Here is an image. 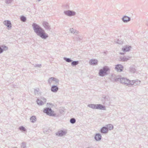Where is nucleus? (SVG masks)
I'll return each mask as SVG.
<instances>
[{
	"label": "nucleus",
	"mask_w": 148,
	"mask_h": 148,
	"mask_svg": "<svg viewBox=\"0 0 148 148\" xmlns=\"http://www.w3.org/2000/svg\"><path fill=\"white\" fill-rule=\"evenodd\" d=\"M116 43L119 44H121L122 43V41L121 40H118Z\"/></svg>",
	"instance_id": "37"
},
{
	"label": "nucleus",
	"mask_w": 148,
	"mask_h": 148,
	"mask_svg": "<svg viewBox=\"0 0 148 148\" xmlns=\"http://www.w3.org/2000/svg\"><path fill=\"white\" fill-rule=\"evenodd\" d=\"M19 129L20 130L23 131L24 132L26 131V129L23 126H21L19 127Z\"/></svg>",
	"instance_id": "29"
},
{
	"label": "nucleus",
	"mask_w": 148,
	"mask_h": 148,
	"mask_svg": "<svg viewBox=\"0 0 148 148\" xmlns=\"http://www.w3.org/2000/svg\"><path fill=\"white\" fill-rule=\"evenodd\" d=\"M96 109L103 110H106L105 106L101 104H96Z\"/></svg>",
	"instance_id": "13"
},
{
	"label": "nucleus",
	"mask_w": 148,
	"mask_h": 148,
	"mask_svg": "<svg viewBox=\"0 0 148 148\" xmlns=\"http://www.w3.org/2000/svg\"><path fill=\"white\" fill-rule=\"evenodd\" d=\"M108 130L106 126L103 127L100 130V132L102 134H106L108 132Z\"/></svg>",
	"instance_id": "16"
},
{
	"label": "nucleus",
	"mask_w": 148,
	"mask_h": 148,
	"mask_svg": "<svg viewBox=\"0 0 148 148\" xmlns=\"http://www.w3.org/2000/svg\"><path fill=\"white\" fill-rule=\"evenodd\" d=\"M39 88L35 89H34V93L35 95L39 94Z\"/></svg>",
	"instance_id": "30"
},
{
	"label": "nucleus",
	"mask_w": 148,
	"mask_h": 148,
	"mask_svg": "<svg viewBox=\"0 0 148 148\" xmlns=\"http://www.w3.org/2000/svg\"><path fill=\"white\" fill-rule=\"evenodd\" d=\"M32 26L34 32L42 38L45 39L48 37V35L39 25L34 23L32 25Z\"/></svg>",
	"instance_id": "1"
},
{
	"label": "nucleus",
	"mask_w": 148,
	"mask_h": 148,
	"mask_svg": "<svg viewBox=\"0 0 148 148\" xmlns=\"http://www.w3.org/2000/svg\"><path fill=\"white\" fill-rule=\"evenodd\" d=\"M86 148H95L94 147H92V146H90V147H86Z\"/></svg>",
	"instance_id": "38"
},
{
	"label": "nucleus",
	"mask_w": 148,
	"mask_h": 148,
	"mask_svg": "<svg viewBox=\"0 0 148 148\" xmlns=\"http://www.w3.org/2000/svg\"><path fill=\"white\" fill-rule=\"evenodd\" d=\"M40 100H41V101H43V102L44 103H46V99L45 98H44L43 97H41L40 98Z\"/></svg>",
	"instance_id": "35"
},
{
	"label": "nucleus",
	"mask_w": 148,
	"mask_h": 148,
	"mask_svg": "<svg viewBox=\"0 0 148 148\" xmlns=\"http://www.w3.org/2000/svg\"><path fill=\"white\" fill-rule=\"evenodd\" d=\"M70 31L71 33L74 34L75 33L76 30H74L73 28H71L70 29Z\"/></svg>",
	"instance_id": "36"
},
{
	"label": "nucleus",
	"mask_w": 148,
	"mask_h": 148,
	"mask_svg": "<svg viewBox=\"0 0 148 148\" xmlns=\"http://www.w3.org/2000/svg\"><path fill=\"white\" fill-rule=\"evenodd\" d=\"M136 70L133 67H130V71L132 73H134L135 72Z\"/></svg>",
	"instance_id": "31"
},
{
	"label": "nucleus",
	"mask_w": 148,
	"mask_h": 148,
	"mask_svg": "<svg viewBox=\"0 0 148 148\" xmlns=\"http://www.w3.org/2000/svg\"><path fill=\"white\" fill-rule=\"evenodd\" d=\"M123 66L121 64H118L116 66L115 69L118 72H121L123 71Z\"/></svg>",
	"instance_id": "10"
},
{
	"label": "nucleus",
	"mask_w": 148,
	"mask_h": 148,
	"mask_svg": "<svg viewBox=\"0 0 148 148\" xmlns=\"http://www.w3.org/2000/svg\"><path fill=\"white\" fill-rule=\"evenodd\" d=\"M52 81H53V77L49 78L48 80V82L49 84L50 85Z\"/></svg>",
	"instance_id": "27"
},
{
	"label": "nucleus",
	"mask_w": 148,
	"mask_h": 148,
	"mask_svg": "<svg viewBox=\"0 0 148 148\" xmlns=\"http://www.w3.org/2000/svg\"><path fill=\"white\" fill-rule=\"evenodd\" d=\"M140 83V81L138 79H136L130 81V84L135 86L139 85Z\"/></svg>",
	"instance_id": "8"
},
{
	"label": "nucleus",
	"mask_w": 148,
	"mask_h": 148,
	"mask_svg": "<svg viewBox=\"0 0 148 148\" xmlns=\"http://www.w3.org/2000/svg\"><path fill=\"white\" fill-rule=\"evenodd\" d=\"M88 106L94 109H96V104H89L88 105Z\"/></svg>",
	"instance_id": "23"
},
{
	"label": "nucleus",
	"mask_w": 148,
	"mask_h": 148,
	"mask_svg": "<svg viewBox=\"0 0 148 148\" xmlns=\"http://www.w3.org/2000/svg\"><path fill=\"white\" fill-rule=\"evenodd\" d=\"M63 59L66 62H70L72 61V60H71L70 58H67L66 57H64L63 58Z\"/></svg>",
	"instance_id": "24"
},
{
	"label": "nucleus",
	"mask_w": 148,
	"mask_h": 148,
	"mask_svg": "<svg viewBox=\"0 0 148 148\" xmlns=\"http://www.w3.org/2000/svg\"><path fill=\"white\" fill-rule=\"evenodd\" d=\"M13 0H5V3L6 4H9L10 3H11L12 2Z\"/></svg>",
	"instance_id": "32"
},
{
	"label": "nucleus",
	"mask_w": 148,
	"mask_h": 148,
	"mask_svg": "<svg viewBox=\"0 0 148 148\" xmlns=\"http://www.w3.org/2000/svg\"><path fill=\"white\" fill-rule=\"evenodd\" d=\"M34 66L35 67H39L41 68V64H36L34 65Z\"/></svg>",
	"instance_id": "34"
},
{
	"label": "nucleus",
	"mask_w": 148,
	"mask_h": 148,
	"mask_svg": "<svg viewBox=\"0 0 148 148\" xmlns=\"http://www.w3.org/2000/svg\"><path fill=\"white\" fill-rule=\"evenodd\" d=\"M116 81H120L121 83L127 85L130 84V80L124 77L117 78L115 79Z\"/></svg>",
	"instance_id": "3"
},
{
	"label": "nucleus",
	"mask_w": 148,
	"mask_h": 148,
	"mask_svg": "<svg viewBox=\"0 0 148 148\" xmlns=\"http://www.w3.org/2000/svg\"><path fill=\"white\" fill-rule=\"evenodd\" d=\"M67 132L66 130H60L57 132L56 134L59 136H62L66 134Z\"/></svg>",
	"instance_id": "7"
},
{
	"label": "nucleus",
	"mask_w": 148,
	"mask_h": 148,
	"mask_svg": "<svg viewBox=\"0 0 148 148\" xmlns=\"http://www.w3.org/2000/svg\"><path fill=\"white\" fill-rule=\"evenodd\" d=\"M101 135L99 133L96 134L95 136V139L97 141L100 140L101 139Z\"/></svg>",
	"instance_id": "17"
},
{
	"label": "nucleus",
	"mask_w": 148,
	"mask_h": 148,
	"mask_svg": "<svg viewBox=\"0 0 148 148\" xmlns=\"http://www.w3.org/2000/svg\"><path fill=\"white\" fill-rule=\"evenodd\" d=\"M98 61L95 59H92L89 61V63L90 65H96L97 64Z\"/></svg>",
	"instance_id": "12"
},
{
	"label": "nucleus",
	"mask_w": 148,
	"mask_h": 148,
	"mask_svg": "<svg viewBox=\"0 0 148 148\" xmlns=\"http://www.w3.org/2000/svg\"><path fill=\"white\" fill-rule=\"evenodd\" d=\"M75 122L76 120L74 118H72L70 119V122L72 124L75 123Z\"/></svg>",
	"instance_id": "28"
},
{
	"label": "nucleus",
	"mask_w": 148,
	"mask_h": 148,
	"mask_svg": "<svg viewBox=\"0 0 148 148\" xmlns=\"http://www.w3.org/2000/svg\"><path fill=\"white\" fill-rule=\"evenodd\" d=\"M106 126L107 127V129L110 130H112L113 129V126L111 124H109L106 125Z\"/></svg>",
	"instance_id": "20"
},
{
	"label": "nucleus",
	"mask_w": 148,
	"mask_h": 148,
	"mask_svg": "<svg viewBox=\"0 0 148 148\" xmlns=\"http://www.w3.org/2000/svg\"><path fill=\"white\" fill-rule=\"evenodd\" d=\"M20 20L22 21L25 22L26 20V18L24 16H22L20 17Z\"/></svg>",
	"instance_id": "26"
},
{
	"label": "nucleus",
	"mask_w": 148,
	"mask_h": 148,
	"mask_svg": "<svg viewBox=\"0 0 148 148\" xmlns=\"http://www.w3.org/2000/svg\"><path fill=\"white\" fill-rule=\"evenodd\" d=\"M42 101H41V100L39 99H38L36 101L37 104L39 105H42L44 103L42 102Z\"/></svg>",
	"instance_id": "21"
},
{
	"label": "nucleus",
	"mask_w": 148,
	"mask_h": 148,
	"mask_svg": "<svg viewBox=\"0 0 148 148\" xmlns=\"http://www.w3.org/2000/svg\"><path fill=\"white\" fill-rule=\"evenodd\" d=\"M131 57L126 56H121L119 58V60L122 62H125L128 60Z\"/></svg>",
	"instance_id": "9"
},
{
	"label": "nucleus",
	"mask_w": 148,
	"mask_h": 148,
	"mask_svg": "<svg viewBox=\"0 0 148 148\" xmlns=\"http://www.w3.org/2000/svg\"><path fill=\"white\" fill-rule=\"evenodd\" d=\"M109 70V69L108 66H104L102 69L99 70V74L101 76L103 77L105 75H107L108 74L107 72Z\"/></svg>",
	"instance_id": "2"
},
{
	"label": "nucleus",
	"mask_w": 148,
	"mask_h": 148,
	"mask_svg": "<svg viewBox=\"0 0 148 148\" xmlns=\"http://www.w3.org/2000/svg\"><path fill=\"white\" fill-rule=\"evenodd\" d=\"M131 48L130 46H125L122 48V50L124 52L128 51H130Z\"/></svg>",
	"instance_id": "18"
},
{
	"label": "nucleus",
	"mask_w": 148,
	"mask_h": 148,
	"mask_svg": "<svg viewBox=\"0 0 148 148\" xmlns=\"http://www.w3.org/2000/svg\"><path fill=\"white\" fill-rule=\"evenodd\" d=\"M43 112L50 116H55L56 114L54 113V112L51 110V108H45L43 110Z\"/></svg>",
	"instance_id": "4"
},
{
	"label": "nucleus",
	"mask_w": 148,
	"mask_h": 148,
	"mask_svg": "<svg viewBox=\"0 0 148 148\" xmlns=\"http://www.w3.org/2000/svg\"><path fill=\"white\" fill-rule=\"evenodd\" d=\"M30 119L32 122L34 123L36 121V118L35 116H32L31 117Z\"/></svg>",
	"instance_id": "25"
},
{
	"label": "nucleus",
	"mask_w": 148,
	"mask_h": 148,
	"mask_svg": "<svg viewBox=\"0 0 148 148\" xmlns=\"http://www.w3.org/2000/svg\"><path fill=\"white\" fill-rule=\"evenodd\" d=\"M79 63V62L78 61H72L71 63V65L73 66H75L77 65Z\"/></svg>",
	"instance_id": "22"
},
{
	"label": "nucleus",
	"mask_w": 148,
	"mask_h": 148,
	"mask_svg": "<svg viewBox=\"0 0 148 148\" xmlns=\"http://www.w3.org/2000/svg\"><path fill=\"white\" fill-rule=\"evenodd\" d=\"M146 24L148 26V20H147V22L146 23Z\"/></svg>",
	"instance_id": "40"
},
{
	"label": "nucleus",
	"mask_w": 148,
	"mask_h": 148,
	"mask_svg": "<svg viewBox=\"0 0 148 148\" xmlns=\"http://www.w3.org/2000/svg\"><path fill=\"white\" fill-rule=\"evenodd\" d=\"M64 13L65 15L69 16H74L76 14L75 12L71 10L64 11Z\"/></svg>",
	"instance_id": "5"
},
{
	"label": "nucleus",
	"mask_w": 148,
	"mask_h": 148,
	"mask_svg": "<svg viewBox=\"0 0 148 148\" xmlns=\"http://www.w3.org/2000/svg\"><path fill=\"white\" fill-rule=\"evenodd\" d=\"M58 88L56 85H53L51 88V91L53 92H56L58 90Z\"/></svg>",
	"instance_id": "15"
},
{
	"label": "nucleus",
	"mask_w": 148,
	"mask_h": 148,
	"mask_svg": "<svg viewBox=\"0 0 148 148\" xmlns=\"http://www.w3.org/2000/svg\"><path fill=\"white\" fill-rule=\"evenodd\" d=\"M53 81L55 82V83L56 84H58L59 83V79L54 77H53Z\"/></svg>",
	"instance_id": "33"
},
{
	"label": "nucleus",
	"mask_w": 148,
	"mask_h": 148,
	"mask_svg": "<svg viewBox=\"0 0 148 148\" xmlns=\"http://www.w3.org/2000/svg\"><path fill=\"white\" fill-rule=\"evenodd\" d=\"M43 131H44V132H45V131H46V130H45V129H44Z\"/></svg>",
	"instance_id": "42"
},
{
	"label": "nucleus",
	"mask_w": 148,
	"mask_h": 148,
	"mask_svg": "<svg viewBox=\"0 0 148 148\" xmlns=\"http://www.w3.org/2000/svg\"><path fill=\"white\" fill-rule=\"evenodd\" d=\"M2 48L0 47V54L3 52L4 50H6L8 49V47L5 45L2 46Z\"/></svg>",
	"instance_id": "19"
},
{
	"label": "nucleus",
	"mask_w": 148,
	"mask_h": 148,
	"mask_svg": "<svg viewBox=\"0 0 148 148\" xmlns=\"http://www.w3.org/2000/svg\"><path fill=\"white\" fill-rule=\"evenodd\" d=\"M120 54L121 55H124V53H122V52H120Z\"/></svg>",
	"instance_id": "39"
},
{
	"label": "nucleus",
	"mask_w": 148,
	"mask_h": 148,
	"mask_svg": "<svg viewBox=\"0 0 148 148\" xmlns=\"http://www.w3.org/2000/svg\"><path fill=\"white\" fill-rule=\"evenodd\" d=\"M103 98L104 99H106V97L105 96Z\"/></svg>",
	"instance_id": "41"
},
{
	"label": "nucleus",
	"mask_w": 148,
	"mask_h": 148,
	"mask_svg": "<svg viewBox=\"0 0 148 148\" xmlns=\"http://www.w3.org/2000/svg\"><path fill=\"white\" fill-rule=\"evenodd\" d=\"M122 20L123 22L127 23L130 21L131 18L129 16H125L122 18Z\"/></svg>",
	"instance_id": "14"
},
{
	"label": "nucleus",
	"mask_w": 148,
	"mask_h": 148,
	"mask_svg": "<svg viewBox=\"0 0 148 148\" xmlns=\"http://www.w3.org/2000/svg\"><path fill=\"white\" fill-rule=\"evenodd\" d=\"M3 24L8 28L9 29H11L12 27L11 23L10 21L8 20H5L3 22Z\"/></svg>",
	"instance_id": "11"
},
{
	"label": "nucleus",
	"mask_w": 148,
	"mask_h": 148,
	"mask_svg": "<svg viewBox=\"0 0 148 148\" xmlns=\"http://www.w3.org/2000/svg\"><path fill=\"white\" fill-rule=\"evenodd\" d=\"M42 24L45 29L49 31H50L51 29L50 26L48 22L44 21L42 23Z\"/></svg>",
	"instance_id": "6"
}]
</instances>
